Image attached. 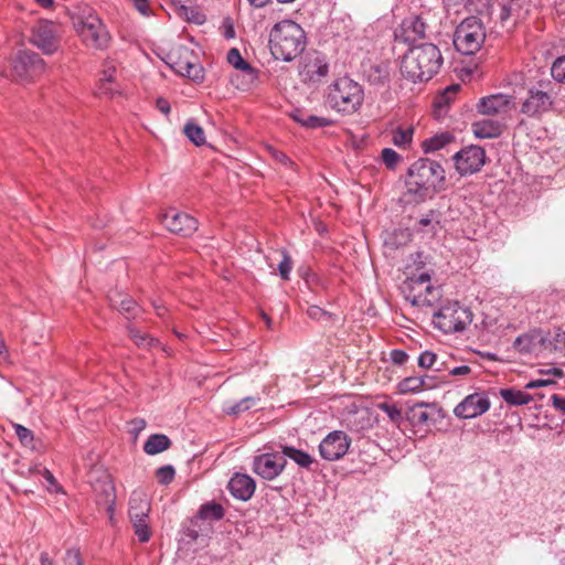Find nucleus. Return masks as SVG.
<instances>
[{
    "instance_id": "obj_1",
    "label": "nucleus",
    "mask_w": 565,
    "mask_h": 565,
    "mask_svg": "<svg viewBox=\"0 0 565 565\" xmlns=\"http://www.w3.org/2000/svg\"><path fill=\"white\" fill-rule=\"evenodd\" d=\"M446 172L441 164L428 158L416 160L407 170L403 200L419 204L444 190Z\"/></svg>"
},
{
    "instance_id": "obj_2",
    "label": "nucleus",
    "mask_w": 565,
    "mask_h": 565,
    "mask_svg": "<svg viewBox=\"0 0 565 565\" xmlns=\"http://www.w3.org/2000/svg\"><path fill=\"white\" fill-rule=\"evenodd\" d=\"M444 58L438 46L424 43L413 46L403 56L402 75L413 83L427 82L440 70Z\"/></svg>"
},
{
    "instance_id": "obj_3",
    "label": "nucleus",
    "mask_w": 565,
    "mask_h": 565,
    "mask_svg": "<svg viewBox=\"0 0 565 565\" xmlns=\"http://www.w3.org/2000/svg\"><path fill=\"white\" fill-rule=\"evenodd\" d=\"M306 47L303 29L291 20L276 23L269 33V49L275 60L291 62Z\"/></svg>"
},
{
    "instance_id": "obj_4",
    "label": "nucleus",
    "mask_w": 565,
    "mask_h": 565,
    "mask_svg": "<svg viewBox=\"0 0 565 565\" xmlns=\"http://www.w3.org/2000/svg\"><path fill=\"white\" fill-rule=\"evenodd\" d=\"M364 100L362 86L348 76L335 79L327 93L329 106L342 115H352L361 108Z\"/></svg>"
},
{
    "instance_id": "obj_5",
    "label": "nucleus",
    "mask_w": 565,
    "mask_h": 565,
    "mask_svg": "<svg viewBox=\"0 0 565 565\" xmlns=\"http://www.w3.org/2000/svg\"><path fill=\"white\" fill-rule=\"evenodd\" d=\"M486 40V31L482 22L476 17L465 19L455 30L454 45L463 55H472L478 52Z\"/></svg>"
},
{
    "instance_id": "obj_6",
    "label": "nucleus",
    "mask_w": 565,
    "mask_h": 565,
    "mask_svg": "<svg viewBox=\"0 0 565 565\" xmlns=\"http://www.w3.org/2000/svg\"><path fill=\"white\" fill-rule=\"evenodd\" d=\"M472 321V312L457 301H448L434 313V326L444 333L460 332Z\"/></svg>"
},
{
    "instance_id": "obj_7",
    "label": "nucleus",
    "mask_w": 565,
    "mask_h": 565,
    "mask_svg": "<svg viewBox=\"0 0 565 565\" xmlns=\"http://www.w3.org/2000/svg\"><path fill=\"white\" fill-rule=\"evenodd\" d=\"M74 28L86 46L97 50L107 46L109 34L102 20L90 10L74 20Z\"/></svg>"
},
{
    "instance_id": "obj_8",
    "label": "nucleus",
    "mask_w": 565,
    "mask_h": 565,
    "mask_svg": "<svg viewBox=\"0 0 565 565\" xmlns=\"http://www.w3.org/2000/svg\"><path fill=\"white\" fill-rule=\"evenodd\" d=\"M61 26L49 20L36 21L30 30L29 42L45 55H53L61 47Z\"/></svg>"
},
{
    "instance_id": "obj_9",
    "label": "nucleus",
    "mask_w": 565,
    "mask_h": 565,
    "mask_svg": "<svg viewBox=\"0 0 565 565\" xmlns=\"http://www.w3.org/2000/svg\"><path fill=\"white\" fill-rule=\"evenodd\" d=\"M151 510L147 495L142 492H134L129 499V519L140 543H147L152 531L149 526V512Z\"/></svg>"
},
{
    "instance_id": "obj_10",
    "label": "nucleus",
    "mask_w": 565,
    "mask_h": 565,
    "mask_svg": "<svg viewBox=\"0 0 565 565\" xmlns=\"http://www.w3.org/2000/svg\"><path fill=\"white\" fill-rule=\"evenodd\" d=\"M550 83L540 82L536 86L527 89L520 111L532 118H540L542 115L548 113L554 105V96L547 89Z\"/></svg>"
},
{
    "instance_id": "obj_11",
    "label": "nucleus",
    "mask_w": 565,
    "mask_h": 565,
    "mask_svg": "<svg viewBox=\"0 0 565 565\" xmlns=\"http://www.w3.org/2000/svg\"><path fill=\"white\" fill-rule=\"evenodd\" d=\"M408 289L406 299L417 307H431L440 296L439 290L430 285V276L427 273L411 277Z\"/></svg>"
},
{
    "instance_id": "obj_12",
    "label": "nucleus",
    "mask_w": 565,
    "mask_h": 565,
    "mask_svg": "<svg viewBox=\"0 0 565 565\" xmlns=\"http://www.w3.org/2000/svg\"><path fill=\"white\" fill-rule=\"evenodd\" d=\"M46 70L45 61L31 50H21L12 62V75L20 81H30Z\"/></svg>"
},
{
    "instance_id": "obj_13",
    "label": "nucleus",
    "mask_w": 565,
    "mask_h": 565,
    "mask_svg": "<svg viewBox=\"0 0 565 565\" xmlns=\"http://www.w3.org/2000/svg\"><path fill=\"white\" fill-rule=\"evenodd\" d=\"M161 223L169 232L182 237L193 235L199 227V222L195 217L172 207L161 215Z\"/></svg>"
},
{
    "instance_id": "obj_14",
    "label": "nucleus",
    "mask_w": 565,
    "mask_h": 565,
    "mask_svg": "<svg viewBox=\"0 0 565 565\" xmlns=\"http://www.w3.org/2000/svg\"><path fill=\"white\" fill-rule=\"evenodd\" d=\"M452 159L460 175L473 174L483 167L486 151L479 146H468L456 152Z\"/></svg>"
},
{
    "instance_id": "obj_15",
    "label": "nucleus",
    "mask_w": 565,
    "mask_h": 565,
    "mask_svg": "<svg viewBox=\"0 0 565 565\" xmlns=\"http://www.w3.org/2000/svg\"><path fill=\"white\" fill-rule=\"evenodd\" d=\"M351 445V438L342 430L329 433L319 445L322 459L335 461L344 457Z\"/></svg>"
},
{
    "instance_id": "obj_16",
    "label": "nucleus",
    "mask_w": 565,
    "mask_h": 565,
    "mask_svg": "<svg viewBox=\"0 0 565 565\" xmlns=\"http://www.w3.org/2000/svg\"><path fill=\"white\" fill-rule=\"evenodd\" d=\"M490 406V399L484 392L472 393L454 408V414L461 419H471L487 413Z\"/></svg>"
},
{
    "instance_id": "obj_17",
    "label": "nucleus",
    "mask_w": 565,
    "mask_h": 565,
    "mask_svg": "<svg viewBox=\"0 0 565 565\" xmlns=\"http://www.w3.org/2000/svg\"><path fill=\"white\" fill-rule=\"evenodd\" d=\"M287 461L276 454H263L253 460V471L265 480L277 478L284 470Z\"/></svg>"
},
{
    "instance_id": "obj_18",
    "label": "nucleus",
    "mask_w": 565,
    "mask_h": 565,
    "mask_svg": "<svg viewBox=\"0 0 565 565\" xmlns=\"http://www.w3.org/2000/svg\"><path fill=\"white\" fill-rule=\"evenodd\" d=\"M426 23L419 15L405 18L394 31L395 41L414 43L426 35Z\"/></svg>"
},
{
    "instance_id": "obj_19",
    "label": "nucleus",
    "mask_w": 565,
    "mask_h": 565,
    "mask_svg": "<svg viewBox=\"0 0 565 565\" xmlns=\"http://www.w3.org/2000/svg\"><path fill=\"white\" fill-rule=\"evenodd\" d=\"M190 52L184 50V55L175 57L174 53L169 54L171 68L181 76L188 77L194 82H202L204 79V70L198 63L191 62L188 56Z\"/></svg>"
},
{
    "instance_id": "obj_20",
    "label": "nucleus",
    "mask_w": 565,
    "mask_h": 565,
    "mask_svg": "<svg viewBox=\"0 0 565 565\" xmlns=\"http://www.w3.org/2000/svg\"><path fill=\"white\" fill-rule=\"evenodd\" d=\"M545 333L541 329H532L520 334L513 342V349L522 355L537 353L544 350Z\"/></svg>"
},
{
    "instance_id": "obj_21",
    "label": "nucleus",
    "mask_w": 565,
    "mask_h": 565,
    "mask_svg": "<svg viewBox=\"0 0 565 565\" xmlns=\"http://www.w3.org/2000/svg\"><path fill=\"white\" fill-rule=\"evenodd\" d=\"M231 494L242 501H247L255 492V481L252 477L244 473H235L227 486Z\"/></svg>"
},
{
    "instance_id": "obj_22",
    "label": "nucleus",
    "mask_w": 565,
    "mask_h": 565,
    "mask_svg": "<svg viewBox=\"0 0 565 565\" xmlns=\"http://www.w3.org/2000/svg\"><path fill=\"white\" fill-rule=\"evenodd\" d=\"M511 104V97L504 94H495L483 97L478 103V111L482 115H498L507 113Z\"/></svg>"
},
{
    "instance_id": "obj_23",
    "label": "nucleus",
    "mask_w": 565,
    "mask_h": 565,
    "mask_svg": "<svg viewBox=\"0 0 565 565\" xmlns=\"http://www.w3.org/2000/svg\"><path fill=\"white\" fill-rule=\"evenodd\" d=\"M110 306L125 315L127 319H135L140 308L137 302L129 296L115 291L109 295Z\"/></svg>"
},
{
    "instance_id": "obj_24",
    "label": "nucleus",
    "mask_w": 565,
    "mask_h": 565,
    "mask_svg": "<svg viewBox=\"0 0 565 565\" xmlns=\"http://www.w3.org/2000/svg\"><path fill=\"white\" fill-rule=\"evenodd\" d=\"M227 62L236 70L242 71L246 78L245 85L249 86L258 78V72L247 61H245L238 49H231L227 52Z\"/></svg>"
},
{
    "instance_id": "obj_25",
    "label": "nucleus",
    "mask_w": 565,
    "mask_h": 565,
    "mask_svg": "<svg viewBox=\"0 0 565 565\" xmlns=\"http://www.w3.org/2000/svg\"><path fill=\"white\" fill-rule=\"evenodd\" d=\"M472 131L480 139L495 138L501 135L502 126L494 119H480L472 124Z\"/></svg>"
},
{
    "instance_id": "obj_26",
    "label": "nucleus",
    "mask_w": 565,
    "mask_h": 565,
    "mask_svg": "<svg viewBox=\"0 0 565 565\" xmlns=\"http://www.w3.org/2000/svg\"><path fill=\"white\" fill-rule=\"evenodd\" d=\"M171 446V440L167 435L163 434H152L148 437L146 443L143 444V451L147 455H157Z\"/></svg>"
},
{
    "instance_id": "obj_27",
    "label": "nucleus",
    "mask_w": 565,
    "mask_h": 565,
    "mask_svg": "<svg viewBox=\"0 0 565 565\" xmlns=\"http://www.w3.org/2000/svg\"><path fill=\"white\" fill-rule=\"evenodd\" d=\"M499 394L511 406H522L533 401L532 395L515 388H501Z\"/></svg>"
},
{
    "instance_id": "obj_28",
    "label": "nucleus",
    "mask_w": 565,
    "mask_h": 565,
    "mask_svg": "<svg viewBox=\"0 0 565 565\" xmlns=\"http://www.w3.org/2000/svg\"><path fill=\"white\" fill-rule=\"evenodd\" d=\"M435 383H425V377L408 376L398 383V391L402 394L417 393L424 388H433Z\"/></svg>"
},
{
    "instance_id": "obj_29",
    "label": "nucleus",
    "mask_w": 565,
    "mask_h": 565,
    "mask_svg": "<svg viewBox=\"0 0 565 565\" xmlns=\"http://www.w3.org/2000/svg\"><path fill=\"white\" fill-rule=\"evenodd\" d=\"M454 139L455 137L446 131L425 139L422 147L425 153L435 152L449 145Z\"/></svg>"
},
{
    "instance_id": "obj_30",
    "label": "nucleus",
    "mask_w": 565,
    "mask_h": 565,
    "mask_svg": "<svg viewBox=\"0 0 565 565\" xmlns=\"http://www.w3.org/2000/svg\"><path fill=\"white\" fill-rule=\"evenodd\" d=\"M224 515L223 505L214 501L202 504L198 512V518L201 520L220 521Z\"/></svg>"
},
{
    "instance_id": "obj_31",
    "label": "nucleus",
    "mask_w": 565,
    "mask_h": 565,
    "mask_svg": "<svg viewBox=\"0 0 565 565\" xmlns=\"http://www.w3.org/2000/svg\"><path fill=\"white\" fill-rule=\"evenodd\" d=\"M426 407H428V404L417 403L408 409L407 419L413 426H423L429 422L430 415L426 411Z\"/></svg>"
},
{
    "instance_id": "obj_32",
    "label": "nucleus",
    "mask_w": 565,
    "mask_h": 565,
    "mask_svg": "<svg viewBox=\"0 0 565 565\" xmlns=\"http://www.w3.org/2000/svg\"><path fill=\"white\" fill-rule=\"evenodd\" d=\"M281 452L284 456L294 460L301 468H309L313 462L312 457L308 452L291 446H282Z\"/></svg>"
},
{
    "instance_id": "obj_33",
    "label": "nucleus",
    "mask_w": 565,
    "mask_h": 565,
    "mask_svg": "<svg viewBox=\"0 0 565 565\" xmlns=\"http://www.w3.org/2000/svg\"><path fill=\"white\" fill-rule=\"evenodd\" d=\"M544 350H565V330H563L562 328H555L552 332L545 334Z\"/></svg>"
},
{
    "instance_id": "obj_34",
    "label": "nucleus",
    "mask_w": 565,
    "mask_h": 565,
    "mask_svg": "<svg viewBox=\"0 0 565 565\" xmlns=\"http://www.w3.org/2000/svg\"><path fill=\"white\" fill-rule=\"evenodd\" d=\"M12 428L21 443V445L25 448H29L33 451L38 450V443L34 438V434L31 429L24 427L21 424L12 423Z\"/></svg>"
},
{
    "instance_id": "obj_35",
    "label": "nucleus",
    "mask_w": 565,
    "mask_h": 565,
    "mask_svg": "<svg viewBox=\"0 0 565 565\" xmlns=\"http://www.w3.org/2000/svg\"><path fill=\"white\" fill-rule=\"evenodd\" d=\"M306 72L310 81H319L329 73V65L323 57H316L306 66Z\"/></svg>"
},
{
    "instance_id": "obj_36",
    "label": "nucleus",
    "mask_w": 565,
    "mask_h": 565,
    "mask_svg": "<svg viewBox=\"0 0 565 565\" xmlns=\"http://www.w3.org/2000/svg\"><path fill=\"white\" fill-rule=\"evenodd\" d=\"M127 331L129 338L138 345L139 348H151L159 343V341L147 333L141 332L137 328L131 324L127 326Z\"/></svg>"
},
{
    "instance_id": "obj_37",
    "label": "nucleus",
    "mask_w": 565,
    "mask_h": 565,
    "mask_svg": "<svg viewBox=\"0 0 565 565\" xmlns=\"http://www.w3.org/2000/svg\"><path fill=\"white\" fill-rule=\"evenodd\" d=\"M183 132L186 138L195 146H202L205 143V134L201 126L190 120L185 124Z\"/></svg>"
},
{
    "instance_id": "obj_38",
    "label": "nucleus",
    "mask_w": 565,
    "mask_h": 565,
    "mask_svg": "<svg viewBox=\"0 0 565 565\" xmlns=\"http://www.w3.org/2000/svg\"><path fill=\"white\" fill-rule=\"evenodd\" d=\"M448 6H463L467 10L481 13L488 6L490 0H445Z\"/></svg>"
},
{
    "instance_id": "obj_39",
    "label": "nucleus",
    "mask_w": 565,
    "mask_h": 565,
    "mask_svg": "<svg viewBox=\"0 0 565 565\" xmlns=\"http://www.w3.org/2000/svg\"><path fill=\"white\" fill-rule=\"evenodd\" d=\"M437 372L447 371V375H441L440 381L444 383L448 382L449 376H467L469 375L472 370L469 365H459L454 367H448L445 365V363H441L439 366L436 367Z\"/></svg>"
},
{
    "instance_id": "obj_40",
    "label": "nucleus",
    "mask_w": 565,
    "mask_h": 565,
    "mask_svg": "<svg viewBox=\"0 0 565 565\" xmlns=\"http://www.w3.org/2000/svg\"><path fill=\"white\" fill-rule=\"evenodd\" d=\"M413 128H397L393 131L392 141L396 147L406 148L412 143Z\"/></svg>"
},
{
    "instance_id": "obj_41",
    "label": "nucleus",
    "mask_w": 565,
    "mask_h": 565,
    "mask_svg": "<svg viewBox=\"0 0 565 565\" xmlns=\"http://www.w3.org/2000/svg\"><path fill=\"white\" fill-rule=\"evenodd\" d=\"M382 162L390 170H394L402 161V156L392 148H384L381 152Z\"/></svg>"
},
{
    "instance_id": "obj_42",
    "label": "nucleus",
    "mask_w": 565,
    "mask_h": 565,
    "mask_svg": "<svg viewBox=\"0 0 565 565\" xmlns=\"http://www.w3.org/2000/svg\"><path fill=\"white\" fill-rule=\"evenodd\" d=\"M256 398L252 396H247L242 398L239 402L228 406L226 408V413L228 415H238L245 411H248L250 407H253L256 404Z\"/></svg>"
},
{
    "instance_id": "obj_43",
    "label": "nucleus",
    "mask_w": 565,
    "mask_h": 565,
    "mask_svg": "<svg viewBox=\"0 0 565 565\" xmlns=\"http://www.w3.org/2000/svg\"><path fill=\"white\" fill-rule=\"evenodd\" d=\"M458 89L459 85L448 86L443 94L438 95L435 98L434 106L436 108L447 107L450 104L452 96L458 92Z\"/></svg>"
},
{
    "instance_id": "obj_44",
    "label": "nucleus",
    "mask_w": 565,
    "mask_h": 565,
    "mask_svg": "<svg viewBox=\"0 0 565 565\" xmlns=\"http://www.w3.org/2000/svg\"><path fill=\"white\" fill-rule=\"evenodd\" d=\"M551 75L556 82L565 84V55L553 62Z\"/></svg>"
},
{
    "instance_id": "obj_45",
    "label": "nucleus",
    "mask_w": 565,
    "mask_h": 565,
    "mask_svg": "<svg viewBox=\"0 0 565 565\" xmlns=\"http://www.w3.org/2000/svg\"><path fill=\"white\" fill-rule=\"evenodd\" d=\"M175 476V470L171 465L162 466L157 469L156 477L161 484H170Z\"/></svg>"
},
{
    "instance_id": "obj_46",
    "label": "nucleus",
    "mask_w": 565,
    "mask_h": 565,
    "mask_svg": "<svg viewBox=\"0 0 565 565\" xmlns=\"http://www.w3.org/2000/svg\"><path fill=\"white\" fill-rule=\"evenodd\" d=\"M282 259L278 264V271L284 280H289L292 269V260L287 250L281 252Z\"/></svg>"
},
{
    "instance_id": "obj_47",
    "label": "nucleus",
    "mask_w": 565,
    "mask_h": 565,
    "mask_svg": "<svg viewBox=\"0 0 565 565\" xmlns=\"http://www.w3.org/2000/svg\"><path fill=\"white\" fill-rule=\"evenodd\" d=\"M332 125V120L326 117H319L316 115H307L306 121L303 122V127L315 129V128H322L328 127Z\"/></svg>"
},
{
    "instance_id": "obj_48",
    "label": "nucleus",
    "mask_w": 565,
    "mask_h": 565,
    "mask_svg": "<svg viewBox=\"0 0 565 565\" xmlns=\"http://www.w3.org/2000/svg\"><path fill=\"white\" fill-rule=\"evenodd\" d=\"M307 315L310 319L316 321H330L332 320V313L326 311L319 306H309L307 309Z\"/></svg>"
},
{
    "instance_id": "obj_49",
    "label": "nucleus",
    "mask_w": 565,
    "mask_h": 565,
    "mask_svg": "<svg viewBox=\"0 0 565 565\" xmlns=\"http://www.w3.org/2000/svg\"><path fill=\"white\" fill-rule=\"evenodd\" d=\"M117 94H119V90L114 87V82H99L96 88V95L97 96H105L108 98H114Z\"/></svg>"
},
{
    "instance_id": "obj_50",
    "label": "nucleus",
    "mask_w": 565,
    "mask_h": 565,
    "mask_svg": "<svg viewBox=\"0 0 565 565\" xmlns=\"http://www.w3.org/2000/svg\"><path fill=\"white\" fill-rule=\"evenodd\" d=\"M379 408L394 423H398L402 419V411L395 404L382 403L379 405Z\"/></svg>"
},
{
    "instance_id": "obj_51",
    "label": "nucleus",
    "mask_w": 565,
    "mask_h": 565,
    "mask_svg": "<svg viewBox=\"0 0 565 565\" xmlns=\"http://www.w3.org/2000/svg\"><path fill=\"white\" fill-rule=\"evenodd\" d=\"M437 362V354L433 351H424L418 358V366L422 369H430Z\"/></svg>"
},
{
    "instance_id": "obj_52",
    "label": "nucleus",
    "mask_w": 565,
    "mask_h": 565,
    "mask_svg": "<svg viewBox=\"0 0 565 565\" xmlns=\"http://www.w3.org/2000/svg\"><path fill=\"white\" fill-rule=\"evenodd\" d=\"M65 564L66 565H83L79 550H77V548L67 550L66 554H65Z\"/></svg>"
},
{
    "instance_id": "obj_53",
    "label": "nucleus",
    "mask_w": 565,
    "mask_h": 565,
    "mask_svg": "<svg viewBox=\"0 0 565 565\" xmlns=\"http://www.w3.org/2000/svg\"><path fill=\"white\" fill-rule=\"evenodd\" d=\"M390 358L395 365H403L407 362L408 354L403 350L394 349L391 351Z\"/></svg>"
},
{
    "instance_id": "obj_54",
    "label": "nucleus",
    "mask_w": 565,
    "mask_h": 565,
    "mask_svg": "<svg viewBox=\"0 0 565 565\" xmlns=\"http://www.w3.org/2000/svg\"><path fill=\"white\" fill-rule=\"evenodd\" d=\"M551 402L555 409L565 415V397L558 394H553L551 396Z\"/></svg>"
},
{
    "instance_id": "obj_55",
    "label": "nucleus",
    "mask_w": 565,
    "mask_h": 565,
    "mask_svg": "<svg viewBox=\"0 0 565 565\" xmlns=\"http://www.w3.org/2000/svg\"><path fill=\"white\" fill-rule=\"evenodd\" d=\"M552 384H555V382L552 380H533L525 384V388L533 390V388L543 387V386H547V385H552Z\"/></svg>"
},
{
    "instance_id": "obj_56",
    "label": "nucleus",
    "mask_w": 565,
    "mask_h": 565,
    "mask_svg": "<svg viewBox=\"0 0 565 565\" xmlns=\"http://www.w3.org/2000/svg\"><path fill=\"white\" fill-rule=\"evenodd\" d=\"M116 73V68L113 65L106 66L103 71V75L99 79V82H114V76Z\"/></svg>"
},
{
    "instance_id": "obj_57",
    "label": "nucleus",
    "mask_w": 565,
    "mask_h": 565,
    "mask_svg": "<svg viewBox=\"0 0 565 565\" xmlns=\"http://www.w3.org/2000/svg\"><path fill=\"white\" fill-rule=\"evenodd\" d=\"M157 108L164 115H168L170 113V104L167 99L160 97L156 102Z\"/></svg>"
},
{
    "instance_id": "obj_58",
    "label": "nucleus",
    "mask_w": 565,
    "mask_h": 565,
    "mask_svg": "<svg viewBox=\"0 0 565 565\" xmlns=\"http://www.w3.org/2000/svg\"><path fill=\"white\" fill-rule=\"evenodd\" d=\"M307 115L308 114L303 113L302 110L296 109L295 111L291 113V118L303 127V122L306 121Z\"/></svg>"
},
{
    "instance_id": "obj_59",
    "label": "nucleus",
    "mask_w": 565,
    "mask_h": 565,
    "mask_svg": "<svg viewBox=\"0 0 565 565\" xmlns=\"http://www.w3.org/2000/svg\"><path fill=\"white\" fill-rule=\"evenodd\" d=\"M9 351L2 337L0 338V362L8 361Z\"/></svg>"
},
{
    "instance_id": "obj_60",
    "label": "nucleus",
    "mask_w": 565,
    "mask_h": 565,
    "mask_svg": "<svg viewBox=\"0 0 565 565\" xmlns=\"http://www.w3.org/2000/svg\"><path fill=\"white\" fill-rule=\"evenodd\" d=\"M130 424L132 426V429L136 433H139L140 430H142L146 427V420L141 419V418H136V419L131 420Z\"/></svg>"
},
{
    "instance_id": "obj_61",
    "label": "nucleus",
    "mask_w": 565,
    "mask_h": 565,
    "mask_svg": "<svg viewBox=\"0 0 565 565\" xmlns=\"http://www.w3.org/2000/svg\"><path fill=\"white\" fill-rule=\"evenodd\" d=\"M40 563L41 565H54V561L50 557L47 552H42L40 554Z\"/></svg>"
},
{
    "instance_id": "obj_62",
    "label": "nucleus",
    "mask_w": 565,
    "mask_h": 565,
    "mask_svg": "<svg viewBox=\"0 0 565 565\" xmlns=\"http://www.w3.org/2000/svg\"><path fill=\"white\" fill-rule=\"evenodd\" d=\"M541 372L544 373V374L554 375L556 377H563L564 376V372L559 367H552V369H548V370H545V371H541Z\"/></svg>"
},
{
    "instance_id": "obj_63",
    "label": "nucleus",
    "mask_w": 565,
    "mask_h": 565,
    "mask_svg": "<svg viewBox=\"0 0 565 565\" xmlns=\"http://www.w3.org/2000/svg\"><path fill=\"white\" fill-rule=\"evenodd\" d=\"M249 4L254 8H263L270 2V0H248Z\"/></svg>"
},
{
    "instance_id": "obj_64",
    "label": "nucleus",
    "mask_w": 565,
    "mask_h": 565,
    "mask_svg": "<svg viewBox=\"0 0 565 565\" xmlns=\"http://www.w3.org/2000/svg\"><path fill=\"white\" fill-rule=\"evenodd\" d=\"M431 223V215H425L423 216L419 221H418V224L420 226H428L430 225Z\"/></svg>"
}]
</instances>
